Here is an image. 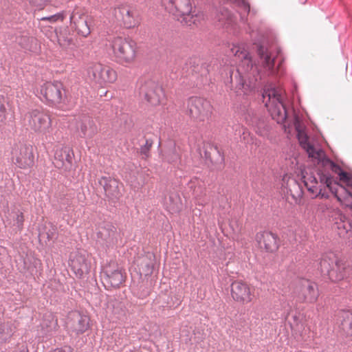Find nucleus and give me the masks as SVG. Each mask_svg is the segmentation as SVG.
<instances>
[{
	"label": "nucleus",
	"mask_w": 352,
	"mask_h": 352,
	"mask_svg": "<svg viewBox=\"0 0 352 352\" xmlns=\"http://www.w3.org/2000/svg\"><path fill=\"white\" fill-rule=\"evenodd\" d=\"M258 56L260 68L254 65L248 52L238 45H233L231 53L239 62L236 69L229 72L230 83L236 91L245 94L258 91L262 87L265 76H282L285 72L284 58L276 46L270 45L268 40L263 38L254 42Z\"/></svg>",
	"instance_id": "1"
},
{
	"label": "nucleus",
	"mask_w": 352,
	"mask_h": 352,
	"mask_svg": "<svg viewBox=\"0 0 352 352\" xmlns=\"http://www.w3.org/2000/svg\"><path fill=\"white\" fill-rule=\"evenodd\" d=\"M162 6L187 26L197 25L204 19L202 13L192 6L190 0H160ZM239 8L241 20L245 22L250 13V5L246 0H229Z\"/></svg>",
	"instance_id": "2"
},
{
	"label": "nucleus",
	"mask_w": 352,
	"mask_h": 352,
	"mask_svg": "<svg viewBox=\"0 0 352 352\" xmlns=\"http://www.w3.org/2000/svg\"><path fill=\"white\" fill-rule=\"evenodd\" d=\"M319 265L321 275L332 282L347 278L351 272V267L332 253L323 254Z\"/></svg>",
	"instance_id": "3"
},
{
	"label": "nucleus",
	"mask_w": 352,
	"mask_h": 352,
	"mask_svg": "<svg viewBox=\"0 0 352 352\" xmlns=\"http://www.w3.org/2000/svg\"><path fill=\"white\" fill-rule=\"evenodd\" d=\"M263 102L273 120L283 123L287 118V111L283 100L282 91L275 86L265 88L261 94Z\"/></svg>",
	"instance_id": "4"
},
{
	"label": "nucleus",
	"mask_w": 352,
	"mask_h": 352,
	"mask_svg": "<svg viewBox=\"0 0 352 352\" xmlns=\"http://www.w3.org/2000/svg\"><path fill=\"white\" fill-rule=\"evenodd\" d=\"M111 46L113 50V58L116 63L126 65L134 60L137 45L132 39L117 36L112 40Z\"/></svg>",
	"instance_id": "5"
},
{
	"label": "nucleus",
	"mask_w": 352,
	"mask_h": 352,
	"mask_svg": "<svg viewBox=\"0 0 352 352\" xmlns=\"http://www.w3.org/2000/svg\"><path fill=\"white\" fill-rule=\"evenodd\" d=\"M140 96L144 98L151 105L162 102L165 98L164 91L156 78L141 77L137 83Z\"/></svg>",
	"instance_id": "6"
},
{
	"label": "nucleus",
	"mask_w": 352,
	"mask_h": 352,
	"mask_svg": "<svg viewBox=\"0 0 352 352\" xmlns=\"http://www.w3.org/2000/svg\"><path fill=\"white\" fill-rule=\"evenodd\" d=\"M41 94L47 105L56 107L65 102V90L60 81L47 82L40 89Z\"/></svg>",
	"instance_id": "7"
},
{
	"label": "nucleus",
	"mask_w": 352,
	"mask_h": 352,
	"mask_svg": "<svg viewBox=\"0 0 352 352\" xmlns=\"http://www.w3.org/2000/svg\"><path fill=\"white\" fill-rule=\"evenodd\" d=\"M12 163L18 168L27 169L34 165V154L32 146L23 143L14 144L12 149Z\"/></svg>",
	"instance_id": "8"
},
{
	"label": "nucleus",
	"mask_w": 352,
	"mask_h": 352,
	"mask_svg": "<svg viewBox=\"0 0 352 352\" xmlns=\"http://www.w3.org/2000/svg\"><path fill=\"white\" fill-rule=\"evenodd\" d=\"M187 106L189 116L196 121H204L209 118L212 113L210 102L201 97H190L187 102Z\"/></svg>",
	"instance_id": "9"
},
{
	"label": "nucleus",
	"mask_w": 352,
	"mask_h": 352,
	"mask_svg": "<svg viewBox=\"0 0 352 352\" xmlns=\"http://www.w3.org/2000/svg\"><path fill=\"white\" fill-rule=\"evenodd\" d=\"M90 318L78 311H70L67 317L65 328L69 335L79 336L90 328Z\"/></svg>",
	"instance_id": "10"
},
{
	"label": "nucleus",
	"mask_w": 352,
	"mask_h": 352,
	"mask_svg": "<svg viewBox=\"0 0 352 352\" xmlns=\"http://www.w3.org/2000/svg\"><path fill=\"white\" fill-rule=\"evenodd\" d=\"M100 277L104 287L107 290L118 288L125 280L122 268L115 263L103 267Z\"/></svg>",
	"instance_id": "11"
},
{
	"label": "nucleus",
	"mask_w": 352,
	"mask_h": 352,
	"mask_svg": "<svg viewBox=\"0 0 352 352\" xmlns=\"http://www.w3.org/2000/svg\"><path fill=\"white\" fill-rule=\"evenodd\" d=\"M69 265L76 278H82L90 271L91 261L88 252L80 250L71 254Z\"/></svg>",
	"instance_id": "12"
},
{
	"label": "nucleus",
	"mask_w": 352,
	"mask_h": 352,
	"mask_svg": "<svg viewBox=\"0 0 352 352\" xmlns=\"http://www.w3.org/2000/svg\"><path fill=\"white\" fill-rule=\"evenodd\" d=\"M318 160V164L323 168L329 167L330 169L338 175L339 180L344 182L346 186L352 187V175L344 170L341 166L329 157H328L322 150L314 152V157Z\"/></svg>",
	"instance_id": "13"
},
{
	"label": "nucleus",
	"mask_w": 352,
	"mask_h": 352,
	"mask_svg": "<svg viewBox=\"0 0 352 352\" xmlns=\"http://www.w3.org/2000/svg\"><path fill=\"white\" fill-rule=\"evenodd\" d=\"M30 127L36 133L47 134L51 127V120L43 111L35 109L26 114Z\"/></svg>",
	"instance_id": "14"
},
{
	"label": "nucleus",
	"mask_w": 352,
	"mask_h": 352,
	"mask_svg": "<svg viewBox=\"0 0 352 352\" xmlns=\"http://www.w3.org/2000/svg\"><path fill=\"white\" fill-rule=\"evenodd\" d=\"M87 72L90 79L99 84L111 83L116 80V72L109 67L100 63H94L89 67Z\"/></svg>",
	"instance_id": "15"
},
{
	"label": "nucleus",
	"mask_w": 352,
	"mask_h": 352,
	"mask_svg": "<svg viewBox=\"0 0 352 352\" xmlns=\"http://www.w3.org/2000/svg\"><path fill=\"white\" fill-rule=\"evenodd\" d=\"M255 240L258 248L268 253L276 252L280 244V240L278 234L268 230L257 232Z\"/></svg>",
	"instance_id": "16"
},
{
	"label": "nucleus",
	"mask_w": 352,
	"mask_h": 352,
	"mask_svg": "<svg viewBox=\"0 0 352 352\" xmlns=\"http://www.w3.org/2000/svg\"><path fill=\"white\" fill-rule=\"evenodd\" d=\"M208 72V65L201 63L199 58L193 56L186 60L179 74L181 77L188 78L194 74H199L201 76H206Z\"/></svg>",
	"instance_id": "17"
},
{
	"label": "nucleus",
	"mask_w": 352,
	"mask_h": 352,
	"mask_svg": "<svg viewBox=\"0 0 352 352\" xmlns=\"http://www.w3.org/2000/svg\"><path fill=\"white\" fill-rule=\"evenodd\" d=\"M232 299L239 303L247 304L252 300L253 294L249 285L242 280H234L230 285Z\"/></svg>",
	"instance_id": "18"
},
{
	"label": "nucleus",
	"mask_w": 352,
	"mask_h": 352,
	"mask_svg": "<svg viewBox=\"0 0 352 352\" xmlns=\"http://www.w3.org/2000/svg\"><path fill=\"white\" fill-rule=\"evenodd\" d=\"M80 138L90 140L98 132V127L94 120L89 116H83L77 125Z\"/></svg>",
	"instance_id": "19"
},
{
	"label": "nucleus",
	"mask_w": 352,
	"mask_h": 352,
	"mask_svg": "<svg viewBox=\"0 0 352 352\" xmlns=\"http://www.w3.org/2000/svg\"><path fill=\"white\" fill-rule=\"evenodd\" d=\"M98 183L103 187L107 197L112 202L116 203L122 194L118 188V181L111 177H101Z\"/></svg>",
	"instance_id": "20"
},
{
	"label": "nucleus",
	"mask_w": 352,
	"mask_h": 352,
	"mask_svg": "<svg viewBox=\"0 0 352 352\" xmlns=\"http://www.w3.org/2000/svg\"><path fill=\"white\" fill-rule=\"evenodd\" d=\"M301 291L298 296L302 302L313 303L315 302L319 296L316 283L308 279H303L300 282Z\"/></svg>",
	"instance_id": "21"
},
{
	"label": "nucleus",
	"mask_w": 352,
	"mask_h": 352,
	"mask_svg": "<svg viewBox=\"0 0 352 352\" xmlns=\"http://www.w3.org/2000/svg\"><path fill=\"white\" fill-rule=\"evenodd\" d=\"M114 14L117 20L122 21L126 28H133L139 23L137 12L126 6L116 8Z\"/></svg>",
	"instance_id": "22"
},
{
	"label": "nucleus",
	"mask_w": 352,
	"mask_h": 352,
	"mask_svg": "<svg viewBox=\"0 0 352 352\" xmlns=\"http://www.w3.org/2000/svg\"><path fill=\"white\" fill-rule=\"evenodd\" d=\"M58 329V320L49 314L44 316L37 331L39 336L47 338L54 336Z\"/></svg>",
	"instance_id": "23"
},
{
	"label": "nucleus",
	"mask_w": 352,
	"mask_h": 352,
	"mask_svg": "<svg viewBox=\"0 0 352 352\" xmlns=\"http://www.w3.org/2000/svg\"><path fill=\"white\" fill-rule=\"evenodd\" d=\"M297 131V138L300 145L308 153L309 157H314V152H316V148L309 142V137L306 132L300 128L299 125L296 126Z\"/></svg>",
	"instance_id": "24"
},
{
	"label": "nucleus",
	"mask_w": 352,
	"mask_h": 352,
	"mask_svg": "<svg viewBox=\"0 0 352 352\" xmlns=\"http://www.w3.org/2000/svg\"><path fill=\"white\" fill-rule=\"evenodd\" d=\"M155 262V256L153 254L148 253L143 257L140 263V272L141 274L148 276L153 274Z\"/></svg>",
	"instance_id": "25"
},
{
	"label": "nucleus",
	"mask_w": 352,
	"mask_h": 352,
	"mask_svg": "<svg viewBox=\"0 0 352 352\" xmlns=\"http://www.w3.org/2000/svg\"><path fill=\"white\" fill-rule=\"evenodd\" d=\"M340 314V328L347 336H352V312L343 310Z\"/></svg>",
	"instance_id": "26"
},
{
	"label": "nucleus",
	"mask_w": 352,
	"mask_h": 352,
	"mask_svg": "<svg viewBox=\"0 0 352 352\" xmlns=\"http://www.w3.org/2000/svg\"><path fill=\"white\" fill-rule=\"evenodd\" d=\"M219 21L222 22L223 25H232L235 22L234 14L226 7L221 6L217 11L216 15Z\"/></svg>",
	"instance_id": "27"
},
{
	"label": "nucleus",
	"mask_w": 352,
	"mask_h": 352,
	"mask_svg": "<svg viewBox=\"0 0 352 352\" xmlns=\"http://www.w3.org/2000/svg\"><path fill=\"white\" fill-rule=\"evenodd\" d=\"M115 234L116 228L112 225H107L98 232V236L104 241L107 245L113 243Z\"/></svg>",
	"instance_id": "28"
},
{
	"label": "nucleus",
	"mask_w": 352,
	"mask_h": 352,
	"mask_svg": "<svg viewBox=\"0 0 352 352\" xmlns=\"http://www.w3.org/2000/svg\"><path fill=\"white\" fill-rule=\"evenodd\" d=\"M91 18L89 16L85 20H80L76 24L74 25L78 34L87 37L91 33Z\"/></svg>",
	"instance_id": "29"
},
{
	"label": "nucleus",
	"mask_w": 352,
	"mask_h": 352,
	"mask_svg": "<svg viewBox=\"0 0 352 352\" xmlns=\"http://www.w3.org/2000/svg\"><path fill=\"white\" fill-rule=\"evenodd\" d=\"M14 331L11 322L0 323V343L7 342L12 336Z\"/></svg>",
	"instance_id": "30"
},
{
	"label": "nucleus",
	"mask_w": 352,
	"mask_h": 352,
	"mask_svg": "<svg viewBox=\"0 0 352 352\" xmlns=\"http://www.w3.org/2000/svg\"><path fill=\"white\" fill-rule=\"evenodd\" d=\"M9 118L10 120L13 118L12 113L8 99L2 95H0V122H4Z\"/></svg>",
	"instance_id": "31"
},
{
	"label": "nucleus",
	"mask_w": 352,
	"mask_h": 352,
	"mask_svg": "<svg viewBox=\"0 0 352 352\" xmlns=\"http://www.w3.org/2000/svg\"><path fill=\"white\" fill-rule=\"evenodd\" d=\"M318 175L320 182L324 184L331 193L337 197L338 190L333 186V177L329 173H325L322 170H318Z\"/></svg>",
	"instance_id": "32"
},
{
	"label": "nucleus",
	"mask_w": 352,
	"mask_h": 352,
	"mask_svg": "<svg viewBox=\"0 0 352 352\" xmlns=\"http://www.w3.org/2000/svg\"><path fill=\"white\" fill-rule=\"evenodd\" d=\"M67 31L62 28L55 29V34L57 38L58 42L61 46H68L72 43V38L68 37Z\"/></svg>",
	"instance_id": "33"
},
{
	"label": "nucleus",
	"mask_w": 352,
	"mask_h": 352,
	"mask_svg": "<svg viewBox=\"0 0 352 352\" xmlns=\"http://www.w3.org/2000/svg\"><path fill=\"white\" fill-rule=\"evenodd\" d=\"M63 152L64 155V162H65V170H69L72 165L73 159L74 157V151L69 146L63 147Z\"/></svg>",
	"instance_id": "34"
},
{
	"label": "nucleus",
	"mask_w": 352,
	"mask_h": 352,
	"mask_svg": "<svg viewBox=\"0 0 352 352\" xmlns=\"http://www.w3.org/2000/svg\"><path fill=\"white\" fill-rule=\"evenodd\" d=\"M35 39L26 35H23L17 38L18 44L25 50L32 51V43Z\"/></svg>",
	"instance_id": "35"
},
{
	"label": "nucleus",
	"mask_w": 352,
	"mask_h": 352,
	"mask_svg": "<svg viewBox=\"0 0 352 352\" xmlns=\"http://www.w3.org/2000/svg\"><path fill=\"white\" fill-rule=\"evenodd\" d=\"M164 159L169 164H176L180 160V155L174 147L166 152Z\"/></svg>",
	"instance_id": "36"
},
{
	"label": "nucleus",
	"mask_w": 352,
	"mask_h": 352,
	"mask_svg": "<svg viewBox=\"0 0 352 352\" xmlns=\"http://www.w3.org/2000/svg\"><path fill=\"white\" fill-rule=\"evenodd\" d=\"M42 263L38 259H33V261H30V266L28 270L32 276H38L41 274L42 272Z\"/></svg>",
	"instance_id": "37"
},
{
	"label": "nucleus",
	"mask_w": 352,
	"mask_h": 352,
	"mask_svg": "<svg viewBox=\"0 0 352 352\" xmlns=\"http://www.w3.org/2000/svg\"><path fill=\"white\" fill-rule=\"evenodd\" d=\"M89 16L85 15L81 10L75 8L71 13L69 21L71 24L75 25L80 20H85Z\"/></svg>",
	"instance_id": "38"
},
{
	"label": "nucleus",
	"mask_w": 352,
	"mask_h": 352,
	"mask_svg": "<svg viewBox=\"0 0 352 352\" xmlns=\"http://www.w3.org/2000/svg\"><path fill=\"white\" fill-rule=\"evenodd\" d=\"M55 162L54 164L56 168H61L64 167L65 165V162H64V155L63 152V148L60 149H57L54 154Z\"/></svg>",
	"instance_id": "39"
},
{
	"label": "nucleus",
	"mask_w": 352,
	"mask_h": 352,
	"mask_svg": "<svg viewBox=\"0 0 352 352\" xmlns=\"http://www.w3.org/2000/svg\"><path fill=\"white\" fill-rule=\"evenodd\" d=\"M153 144V142L151 139H146L145 144L141 146L140 148V153L141 155L148 157Z\"/></svg>",
	"instance_id": "40"
},
{
	"label": "nucleus",
	"mask_w": 352,
	"mask_h": 352,
	"mask_svg": "<svg viewBox=\"0 0 352 352\" xmlns=\"http://www.w3.org/2000/svg\"><path fill=\"white\" fill-rule=\"evenodd\" d=\"M14 226L17 228L19 231H21L23 228L24 216L23 212H19L16 214V217L14 219Z\"/></svg>",
	"instance_id": "41"
},
{
	"label": "nucleus",
	"mask_w": 352,
	"mask_h": 352,
	"mask_svg": "<svg viewBox=\"0 0 352 352\" xmlns=\"http://www.w3.org/2000/svg\"><path fill=\"white\" fill-rule=\"evenodd\" d=\"M65 18V12L63 11V12L56 13L54 15H52L50 16L45 17L43 19L48 20L51 22H56L57 21H63Z\"/></svg>",
	"instance_id": "42"
},
{
	"label": "nucleus",
	"mask_w": 352,
	"mask_h": 352,
	"mask_svg": "<svg viewBox=\"0 0 352 352\" xmlns=\"http://www.w3.org/2000/svg\"><path fill=\"white\" fill-rule=\"evenodd\" d=\"M304 184L309 192L313 194L318 193V187L316 186L317 184L309 185L308 182L307 180H304Z\"/></svg>",
	"instance_id": "43"
},
{
	"label": "nucleus",
	"mask_w": 352,
	"mask_h": 352,
	"mask_svg": "<svg viewBox=\"0 0 352 352\" xmlns=\"http://www.w3.org/2000/svg\"><path fill=\"white\" fill-rule=\"evenodd\" d=\"M28 1L32 5L36 6L38 8H42L44 6L45 3L46 1V0H28Z\"/></svg>",
	"instance_id": "44"
},
{
	"label": "nucleus",
	"mask_w": 352,
	"mask_h": 352,
	"mask_svg": "<svg viewBox=\"0 0 352 352\" xmlns=\"http://www.w3.org/2000/svg\"><path fill=\"white\" fill-rule=\"evenodd\" d=\"M56 227L54 226H52L51 228L47 231V232H46L47 238L49 241L52 240L54 238L55 232H56Z\"/></svg>",
	"instance_id": "45"
},
{
	"label": "nucleus",
	"mask_w": 352,
	"mask_h": 352,
	"mask_svg": "<svg viewBox=\"0 0 352 352\" xmlns=\"http://www.w3.org/2000/svg\"><path fill=\"white\" fill-rule=\"evenodd\" d=\"M51 352H73V349L70 346H66L63 348L55 349Z\"/></svg>",
	"instance_id": "46"
},
{
	"label": "nucleus",
	"mask_w": 352,
	"mask_h": 352,
	"mask_svg": "<svg viewBox=\"0 0 352 352\" xmlns=\"http://www.w3.org/2000/svg\"><path fill=\"white\" fill-rule=\"evenodd\" d=\"M303 178H305V180H307L309 182H310L311 184H318V180L317 178L314 175H310L308 178H305V176H303Z\"/></svg>",
	"instance_id": "47"
},
{
	"label": "nucleus",
	"mask_w": 352,
	"mask_h": 352,
	"mask_svg": "<svg viewBox=\"0 0 352 352\" xmlns=\"http://www.w3.org/2000/svg\"><path fill=\"white\" fill-rule=\"evenodd\" d=\"M316 197L327 199V198H329V195L327 192H322V188H320L318 193L316 194Z\"/></svg>",
	"instance_id": "48"
},
{
	"label": "nucleus",
	"mask_w": 352,
	"mask_h": 352,
	"mask_svg": "<svg viewBox=\"0 0 352 352\" xmlns=\"http://www.w3.org/2000/svg\"><path fill=\"white\" fill-rule=\"evenodd\" d=\"M215 151L217 152V153L218 154L219 158H220V162H224V157H223V155H222L220 152V151L219 150L217 146H215L214 147Z\"/></svg>",
	"instance_id": "49"
},
{
	"label": "nucleus",
	"mask_w": 352,
	"mask_h": 352,
	"mask_svg": "<svg viewBox=\"0 0 352 352\" xmlns=\"http://www.w3.org/2000/svg\"><path fill=\"white\" fill-rule=\"evenodd\" d=\"M13 352H29L27 346L23 345L19 349L14 350Z\"/></svg>",
	"instance_id": "50"
},
{
	"label": "nucleus",
	"mask_w": 352,
	"mask_h": 352,
	"mask_svg": "<svg viewBox=\"0 0 352 352\" xmlns=\"http://www.w3.org/2000/svg\"><path fill=\"white\" fill-rule=\"evenodd\" d=\"M346 192L348 194V195L352 198V192H349V190H346Z\"/></svg>",
	"instance_id": "51"
},
{
	"label": "nucleus",
	"mask_w": 352,
	"mask_h": 352,
	"mask_svg": "<svg viewBox=\"0 0 352 352\" xmlns=\"http://www.w3.org/2000/svg\"><path fill=\"white\" fill-rule=\"evenodd\" d=\"M205 156L208 159V158H210V156H209V154L207 151H205Z\"/></svg>",
	"instance_id": "52"
},
{
	"label": "nucleus",
	"mask_w": 352,
	"mask_h": 352,
	"mask_svg": "<svg viewBox=\"0 0 352 352\" xmlns=\"http://www.w3.org/2000/svg\"><path fill=\"white\" fill-rule=\"evenodd\" d=\"M261 127L263 128V129H265L266 125L265 124V123H262V126Z\"/></svg>",
	"instance_id": "53"
},
{
	"label": "nucleus",
	"mask_w": 352,
	"mask_h": 352,
	"mask_svg": "<svg viewBox=\"0 0 352 352\" xmlns=\"http://www.w3.org/2000/svg\"><path fill=\"white\" fill-rule=\"evenodd\" d=\"M293 318H294V320H297V316H294V317H293Z\"/></svg>",
	"instance_id": "54"
},
{
	"label": "nucleus",
	"mask_w": 352,
	"mask_h": 352,
	"mask_svg": "<svg viewBox=\"0 0 352 352\" xmlns=\"http://www.w3.org/2000/svg\"><path fill=\"white\" fill-rule=\"evenodd\" d=\"M335 185H339L338 183L337 182H335L334 183Z\"/></svg>",
	"instance_id": "55"
}]
</instances>
